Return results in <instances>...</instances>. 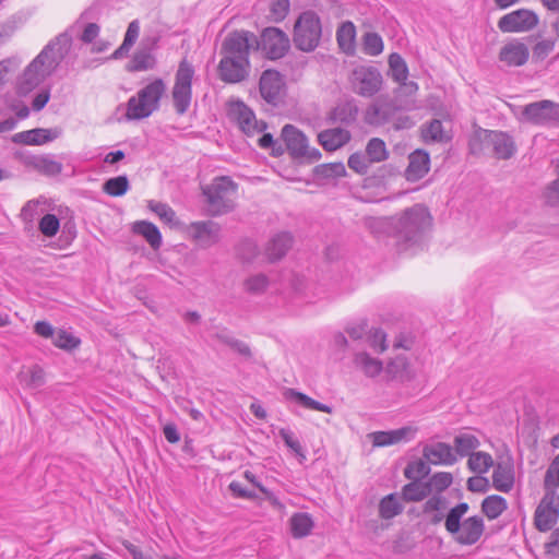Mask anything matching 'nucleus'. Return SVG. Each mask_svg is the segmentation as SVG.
<instances>
[{
	"mask_svg": "<svg viewBox=\"0 0 559 559\" xmlns=\"http://www.w3.org/2000/svg\"><path fill=\"white\" fill-rule=\"evenodd\" d=\"M189 233L200 246L211 247L219 240L221 226L213 221L193 222Z\"/></svg>",
	"mask_w": 559,
	"mask_h": 559,
	"instance_id": "nucleus-21",
	"label": "nucleus"
},
{
	"mask_svg": "<svg viewBox=\"0 0 559 559\" xmlns=\"http://www.w3.org/2000/svg\"><path fill=\"white\" fill-rule=\"evenodd\" d=\"M411 481L402 487V499L406 502H418L430 496V488L427 481L409 479Z\"/></svg>",
	"mask_w": 559,
	"mask_h": 559,
	"instance_id": "nucleus-37",
	"label": "nucleus"
},
{
	"mask_svg": "<svg viewBox=\"0 0 559 559\" xmlns=\"http://www.w3.org/2000/svg\"><path fill=\"white\" fill-rule=\"evenodd\" d=\"M453 443L455 449L454 453L461 457L469 456L474 453L473 451L480 445L478 438L471 433H460L455 436Z\"/></svg>",
	"mask_w": 559,
	"mask_h": 559,
	"instance_id": "nucleus-43",
	"label": "nucleus"
},
{
	"mask_svg": "<svg viewBox=\"0 0 559 559\" xmlns=\"http://www.w3.org/2000/svg\"><path fill=\"white\" fill-rule=\"evenodd\" d=\"M290 48L288 35L278 27H266L260 38L257 37L255 49H261L270 60L283 58Z\"/></svg>",
	"mask_w": 559,
	"mask_h": 559,
	"instance_id": "nucleus-8",
	"label": "nucleus"
},
{
	"mask_svg": "<svg viewBox=\"0 0 559 559\" xmlns=\"http://www.w3.org/2000/svg\"><path fill=\"white\" fill-rule=\"evenodd\" d=\"M498 58L508 67H522L530 58V49L524 43L513 39L501 47Z\"/></svg>",
	"mask_w": 559,
	"mask_h": 559,
	"instance_id": "nucleus-19",
	"label": "nucleus"
},
{
	"mask_svg": "<svg viewBox=\"0 0 559 559\" xmlns=\"http://www.w3.org/2000/svg\"><path fill=\"white\" fill-rule=\"evenodd\" d=\"M452 483L453 476L449 472H437L427 480V484L430 488V493L433 490L436 493L428 498V500L423 504L424 514H430L432 511H440L445 509L447 499L441 496V492L448 489Z\"/></svg>",
	"mask_w": 559,
	"mask_h": 559,
	"instance_id": "nucleus-16",
	"label": "nucleus"
},
{
	"mask_svg": "<svg viewBox=\"0 0 559 559\" xmlns=\"http://www.w3.org/2000/svg\"><path fill=\"white\" fill-rule=\"evenodd\" d=\"M408 160V166L405 169V178L407 181H418L429 171L430 157L427 152L423 150H416L409 154Z\"/></svg>",
	"mask_w": 559,
	"mask_h": 559,
	"instance_id": "nucleus-27",
	"label": "nucleus"
},
{
	"mask_svg": "<svg viewBox=\"0 0 559 559\" xmlns=\"http://www.w3.org/2000/svg\"><path fill=\"white\" fill-rule=\"evenodd\" d=\"M469 510L467 502H460L445 514V530L448 533H456L461 528V520Z\"/></svg>",
	"mask_w": 559,
	"mask_h": 559,
	"instance_id": "nucleus-45",
	"label": "nucleus"
},
{
	"mask_svg": "<svg viewBox=\"0 0 559 559\" xmlns=\"http://www.w3.org/2000/svg\"><path fill=\"white\" fill-rule=\"evenodd\" d=\"M348 167L359 175H367L373 164L364 152L353 153L347 160Z\"/></svg>",
	"mask_w": 559,
	"mask_h": 559,
	"instance_id": "nucleus-60",
	"label": "nucleus"
},
{
	"mask_svg": "<svg viewBox=\"0 0 559 559\" xmlns=\"http://www.w3.org/2000/svg\"><path fill=\"white\" fill-rule=\"evenodd\" d=\"M257 36L250 31H233L223 40L221 55L249 61L250 50L255 49Z\"/></svg>",
	"mask_w": 559,
	"mask_h": 559,
	"instance_id": "nucleus-9",
	"label": "nucleus"
},
{
	"mask_svg": "<svg viewBox=\"0 0 559 559\" xmlns=\"http://www.w3.org/2000/svg\"><path fill=\"white\" fill-rule=\"evenodd\" d=\"M389 67L392 79L397 83H404L408 76V68L405 60L397 52L389 56Z\"/></svg>",
	"mask_w": 559,
	"mask_h": 559,
	"instance_id": "nucleus-52",
	"label": "nucleus"
},
{
	"mask_svg": "<svg viewBox=\"0 0 559 559\" xmlns=\"http://www.w3.org/2000/svg\"><path fill=\"white\" fill-rule=\"evenodd\" d=\"M490 130L483 128L476 129L469 138L468 150L473 155L484 154L489 146Z\"/></svg>",
	"mask_w": 559,
	"mask_h": 559,
	"instance_id": "nucleus-47",
	"label": "nucleus"
},
{
	"mask_svg": "<svg viewBox=\"0 0 559 559\" xmlns=\"http://www.w3.org/2000/svg\"><path fill=\"white\" fill-rule=\"evenodd\" d=\"M353 91L364 97L377 94L382 85V75L376 67L358 66L349 78Z\"/></svg>",
	"mask_w": 559,
	"mask_h": 559,
	"instance_id": "nucleus-10",
	"label": "nucleus"
},
{
	"mask_svg": "<svg viewBox=\"0 0 559 559\" xmlns=\"http://www.w3.org/2000/svg\"><path fill=\"white\" fill-rule=\"evenodd\" d=\"M382 37L376 32H367L362 37V50L368 56H379L383 51Z\"/></svg>",
	"mask_w": 559,
	"mask_h": 559,
	"instance_id": "nucleus-54",
	"label": "nucleus"
},
{
	"mask_svg": "<svg viewBox=\"0 0 559 559\" xmlns=\"http://www.w3.org/2000/svg\"><path fill=\"white\" fill-rule=\"evenodd\" d=\"M372 163H381L389 156L385 142L379 138H372L368 141L364 152Z\"/></svg>",
	"mask_w": 559,
	"mask_h": 559,
	"instance_id": "nucleus-51",
	"label": "nucleus"
},
{
	"mask_svg": "<svg viewBox=\"0 0 559 559\" xmlns=\"http://www.w3.org/2000/svg\"><path fill=\"white\" fill-rule=\"evenodd\" d=\"M294 245V237L288 231L275 234L264 247V255L270 262L282 260Z\"/></svg>",
	"mask_w": 559,
	"mask_h": 559,
	"instance_id": "nucleus-23",
	"label": "nucleus"
},
{
	"mask_svg": "<svg viewBox=\"0 0 559 559\" xmlns=\"http://www.w3.org/2000/svg\"><path fill=\"white\" fill-rule=\"evenodd\" d=\"M148 209L154 212L164 223L175 226L178 224L176 212L166 203L150 201Z\"/></svg>",
	"mask_w": 559,
	"mask_h": 559,
	"instance_id": "nucleus-56",
	"label": "nucleus"
},
{
	"mask_svg": "<svg viewBox=\"0 0 559 559\" xmlns=\"http://www.w3.org/2000/svg\"><path fill=\"white\" fill-rule=\"evenodd\" d=\"M403 512V506L396 493H389L380 500L379 515L383 520H391Z\"/></svg>",
	"mask_w": 559,
	"mask_h": 559,
	"instance_id": "nucleus-44",
	"label": "nucleus"
},
{
	"mask_svg": "<svg viewBox=\"0 0 559 559\" xmlns=\"http://www.w3.org/2000/svg\"><path fill=\"white\" fill-rule=\"evenodd\" d=\"M423 456L432 465H453L457 461L453 448L441 441L426 444L423 449Z\"/></svg>",
	"mask_w": 559,
	"mask_h": 559,
	"instance_id": "nucleus-24",
	"label": "nucleus"
},
{
	"mask_svg": "<svg viewBox=\"0 0 559 559\" xmlns=\"http://www.w3.org/2000/svg\"><path fill=\"white\" fill-rule=\"evenodd\" d=\"M283 395L286 401L295 402L305 408L314 409L326 414H331L333 412L332 406L313 400L312 397L297 391L296 389H285Z\"/></svg>",
	"mask_w": 559,
	"mask_h": 559,
	"instance_id": "nucleus-33",
	"label": "nucleus"
},
{
	"mask_svg": "<svg viewBox=\"0 0 559 559\" xmlns=\"http://www.w3.org/2000/svg\"><path fill=\"white\" fill-rule=\"evenodd\" d=\"M250 61L223 56L218 67V76L225 83H239L249 75Z\"/></svg>",
	"mask_w": 559,
	"mask_h": 559,
	"instance_id": "nucleus-17",
	"label": "nucleus"
},
{
	"mask_svg": "<svg viewBox=\"0 0 559 559\" xmlns=\"http://www.w3.org/2000/svg\"><path fill=\"white\" fill-rule=\"evenodd\" d=\"M228 115L248 136L261 133L267 128L266 122L257 120L253 110L241 100L230 104Z\"/></svg>",
	"mask_w": 559,
	"mask_h": 559,
	"instance_id": "nucleus-14",
	"label": "nucleus"
},
{
	"mask_svg": "<svg viewBox=\"0 0 559 559\" xmlns=\"http://www.w3.org/2000/svg\"><path fill=\"white\" fill-rule=\"evenodd\" d=\"M417 428L405 426L395 430L376 431L371 433L373 447H388L401 441H411L415 438Z\"/></svg>",
	"mask_w": 559,
	"mask_h": 559,
	"instance_id": "nucleus-26",
	"label": "nucleus"
},
{
	"mask_svg": "<svg viewBox=\"0 0 559 559\" xmlns=\"http://www.w3.org/2000/svg\"><path fill=\"white\" fill-rule=\"evenodd\" d=\"M72 37L62 33L50 40L26 67L20 81V91L27 93L50 76L70 51Z\"/></svg>",
	"mask_w": 559,
	"mask_h": 559,
	"instance_id": "nucleus-1",
	"label": "nucleus"
},
{
	"mask_svg": "<svg viewBox=\"0 0 559 559\" xmlns=\"http://www.w3.org/2000/svg\"><path fill=\"white\" fill-rule=\"evenodd\" d=\"M391 217L384 218H376L370 217L366 219V226L371 230L374 235H380L381 233L388 231L391 235Z\"/></svg>",
	"mask_w": 559,
	"mask_h": 559,
	"instance_id": "nucleus-64",
	"label": "nucleus"
},
{
	"mask_svg": "<svg viewBox=\"0 0 559 559\" xmlns=\"http://www.w3.org/2000/svg\"><path fill=\"white\" fill-rule=\"evenodd\" d=\"M346 169L343 163L321 164L314 167V175L322 179H333L343 177Z\"/></svg>",
	"mask_w": 559,
	"mask_h": 559,
	"instance_id": "nucleus-55",
	"label": "nucleus"
},
{
	"mask_svg": "<svg viewBox=\"0 0 559 559\" xmlns=\"http://www.w3.org/2000/svg\"><path fill=\"white\" fill-rule=\"evenodd\" d=\"M130 189V182L126 175L107 179L103 185V191L110 197H122Z\"/></svg>",
	"mask_w": 559,
	"mask_h": 559,
	"instance_id": "nucleus-48",
	"label": "nucleus"
},
{
	"mask_svg": "<svg viewBox=\"0 0 559 559\" xmlns=\"http://www.w3.org/2000/svg\"><path fill=\"white\" fill-rule=\"evenodd\" d=\"M322 37L321 19L312 10L304 11L297 17L293 29V43L302 52H312Z\"/></svg>",
	"mask_w": 559,
	"mask_h": 559,
	"instance_id": "nucleus-4",
	"label": "nucleus"
},
{
	"mask_svg": "<svg viewBox=\"0 0 559 559\" xmlns=\"http://www.w3.org/2000/svg\"><path fill=\"white\" fill-rule=\"evenodd\" d=\"M290 1L289 0H274L270 5V14L269 17L273 22H282L285 20L287 14L289 13Z\"/></svg>",
	"mask_w": 559,
	"mask_h": 559,
	"instance_id": "nucleus-61",
	"label": "nucleus"
},
{
	"mask_svg": "<svg viewBox=\"0 0 559 559\" xmlns=\"http://www.w3.org/2000/svg\"><path fill=\"white\" fill-rule=\"evenodd\" d=\"M193 74V67L186 60H182L176 72L175 84L171 91L175 110L180 116L188 111L191 104Z\"/></svg>",
	"mask_w": 559,
	"mask_h": 559,
	"instance_id": "nucleus-7",
	"label": "nucleus"
},
{
	"mask_svg": "<svg viewBox=\"0 0 559 559\" xmlns=\"http://www.w3.org/2000/svg\"><path fill=\"white\" fill-rule=\"evenodd\" d=\"M23 163L27 167L46 175L57 176L62 171V164L50 158L48 155H25L23 156Z\"/></svg>",
	"mask_w": 559,
	"mask_h": 559,
	"instance_id": "nucleus-31",
	"label": "nucleus"
},
{
	"mask_svg": "<svg viewBox=\"0 0 559 559\" xmlns=\"http://www.w3.org/2000/svg\"><path fill=\"white\" fill-rule=\"evenodd\" d=\"M359 109L354 100H347L337 104L328 115L326 120L330 123H341L346 127L356 122Z\"/></svg>",
	"mask_w": 559,
	"mask_h": 559,
	"instance_id": "nucleus-30",
	"label": "nucleus"
},
{
	"mask_svg": "<svg viewBox=\"0 0 559 559\" xmlns=\"http://www.w3.org/2000/svg\"><path fill=\"white\" fill-rule=\"evenodd\" d=\"M213 338H215L221 344L228 346L243 360L251 361L253 359V354L250 346L246 342L236 338L227 328H223L215 332L213 334Z\"/></svg>",
	"mask_w": 559,
	"mask_h": 559,
	"instance_id": "nucleus-29",
	"label": "nucleus"
},
{
	"mask_svg": "<svg viewBox=\"0 0 559 559\" xmlns=\"http://www.w3.org/2000/svg\"><path fill=\"white\" fill-rule=\"evenodd\" d=\"M133 231L141 235L153 249H158L162 245V235L156 225L147 221H139L133 224Z\"/></svg>",
	"mask_w": 559,
	"mask_h": 559,
	"instance_id": "nucleus-40",
	"label": "nucleus"
},
{
	"mask_svg": "<svg viewBox=\"0 0 559 559\" xmlns=\"http://www.w3.org/2000/svg\"><path fill=\"white\" fill-rule=\"evenodd\" d=\"M522 117L536 126H559V103L549 99L530 103L523 107Z\"/></svg>",
	"mask_w": 559,
	"mask_h": 559,
	"instance_id": "nucleus-11",
	"label": "nucleus"
},
{
	"mask_svg": "<svg viewBox=\"0 0 559 559\" xmlns=\"http://www.w3.org/2000/svg\"><path fill=\"white\" fill-rule=\"evenodd\" d=\"M544 491L545 493L557 495L559 488V453L554 457L549 464L544 477Z\"/></svg>",
	"mask_w": 559,
	"mask_h": 559,
	"instance_id": "nucleus-49",
	"label": "nucleus"
},
{
	"mask_svg": "<svg viewBox=\"0 0 559 559\" xmlns=\"http://www.w3.org/2000/svg\"><path fill=\"white\" fill-rule=\"evenodd\" d=\"M492 487L501 492H509L514 487V465L513 460L508 457L506 462L493 463Z\"/></svg>",
	"mask_w": 559,
	"mask_h": 559,
	"instance_id": "nucleus-25",
	"label": "nucleus"
},
{
	"mask_svg": "<svg viewBox=\"0 0 559 559\" xmlns=\"http://www.w3.org/2000/svg\"><path fill=\"white\" fill-rule=\"evenodd\" d=\"M289 530L294 538L300 539L309 536L314 527L312 516L307 512H296L289 518Z\"/></svg>",
	"mask_w": 559,
	"mask_h": 559,
	"instance_id": "nucleus-34",
	"label": "nucleus"
},
{
	"mask_svg": "<svg viewBox=\"0 0 559 559\" xmlns=\"http://www.w3.org/2000/svg\"><path fill=\"white\" fill-rule=\"evenodd\" d=\"M557 43L556 38L549 36L537 41L532 48V59L534 62L544 61L548 55L554 50Z\"/></svg>",
	"mask_w": 559,
	"mask_h": 559,
	"instance_id": "nucleus-59",
	"label": "nucleus"
},
{
	"mask_svg": "<svg viewBox=\"0 0 559 559\" xmlns=\"http://www.w3.org/2000/svg\"><path fill=\"white\" fill-rule=\"evenodd\" d=\"M485 532V522L480 515H473L461 520V528L456 533H450L454 540L464 546L475 545Z\"/></svg>",
	"mask_w": 559,
	"mask_h": 559,
	"instance_id": "nucleus-18",
	"label": "nucleus"
},
{
	"mask_svg": "<svg viewBox=\"0 0 559 559\" xmlns=\"http://www.w3.org/2000/svg\"><path fill=\"white\" fill-rule=\"evenodd\" d=\"M467 466L475 474H485L493 466V460L487 452H474L468 456Z\"/></svg>",
	"mask_w": 559,
	"mask_h": 559,
	"instance_id": "nucleus-46",
	"label": "nucleus"
},
{
	"mask_svg": "<svg viewBox=\"0 0 559 559\" xmlns=\"http://www.w3.org/2000/svg\"><path fill=\"white\" fill-rule=\"evenodd\" d=\"M431 472L430 463L423 459L409 461L404 468V476L407 479H420L426 478Z\"/></svg>",
	"mask_w": 559,
	"mask_h": 559,
	"instance_id": "nucleus-50",
	"label": "nucleus"
},
{
	"mask_svg": "<svg viewBox=\"0 0 559 559\" xmlns=\"http://www.w3.org/2000/svg\"><path fill=\"white\" fill-rule=\"evenodd\" d=\"M155 57L148 48H140L132 57L126 69L128 72H140L154 69Z\"/></svg>",
	"mask_w": 559,
	"mask_h": 559,
	"instance_id": "nucleus-39",
	"label": "nucleus"
},
{
	"mask_svg": "<svg viewBox=\"0 0 559 559\" xmlns=\"http://www.w3.org/2000/svg\"><path fill=\"white\" fill-rule=\"evenodd\" d=\"M559 520V497L545 493L534 512V526L538 532L546 533L555 530Z\"/></svg>",
	"mask_w": 559,
	"mask_h": 559,
	"instance_id": "nucleus-12",
	"label": "nucleus"
},
{
	"mask_svg": "<svg viewBox=\"0 0 559 559\" xmlns=\"http://www.w3.org/2000/svg\"><path fill=\"white\" fill-rule=\"evenodd\" d=\"M278 435L282 438V440L284 441L285 445L292 452L295 453V455L297 456V459L300 463L306 461L307 457H306L305 450H304L301 443L299 442V440L297 438H295L294 432L290 429L280 428Z\"/></svg>",
	"mask_w": 559,
	"mask_h": 559,
	"instance_id": "nucleus-53",
	"label": "nucleus"
},
{
	"mask_svg": "<svg viewBox=\"0 0 559 559\" xmlns=\"http://www.w3.org/2000/svg\"><path fill=\"white\" fill-rule=\"evenodd\" d=\"M60 135L61 130L58 128H35L32 130L15 133L12 136V142L24 145H41L58 139Z\"/></svg>",
	"mask_w": 559,
	"mask_h": 559,
	"instance_id": "nucleus-22",
	"label": "nucleus"
},
{
	"mask_svg": "<svg viewBox=\"0 0 559 559\" xmlns=\"http://www.w3.org/2000/svg\"><path fill=\"white\" fill-rule=\"evenodd\" d=\"M480 509L489 520H496L508 509V502L502 496L490 495L481 501Z\"/></svg>",
	"mask_w": 559,
	"mask_h": 559,
	"instance_id": "nucleus-42",
	"label": "nucleus"
},
{
	"mask_svg": "<svg viewBox=\"0 0 559 559\" xmlns=\"http://www.w3.org/2000/svg\"><path fill=\"white\" fill-rule=\"evenodd\" d=\"M56 347L71 352L78 348L81 344V340L66 330H59L52 340Z\"/></svg>",
	"mask_w": 559,
	"mask_h": 559,
	"instance_id": "nucleus-58",
	"label": "nucleus"
},
{
	"mask_svg": "<svg viewBox=\"0 0 559 559\" xmlns=\"http://www.w3.org/2000/svg\"><path fill=\"white\" fill-rule=\"evenodd\" d=\"M60 227L59 218L55 214H46L39 221V230L46 237H53Z\"/></svg>",
	"mask_w": 559,
	"mask_h": 559,
	"instance_id": "nucleus-62",
	"label": "nucleus"
},
{
	"mask_svg": "<svg viewBox=\"0 0 559 559\" xmlns=\"http://www.w3.org/2000/svg\"><path fill=\"white\" fill-rule=\"evenodd\" d=\"M368 341L369 345L379 353H383L388 348L386 333L381 328H372Z\"/></svg>",
	"mask_w": 559,
	"mask_h": 559,
	"instance_id": "nucleus-63",
	"label": "nucleus"
},
{
	"mask_svg": "<svg viewBox=\"0 0 559 559\" xmlns=\"http://www.w3.org/2000/svg\"><path fill=\"white\" fill-rule=\"evenodd\" d=\"M354 364L369 378L379 376L383 370L382 361L378 358L371 357L366 352L357 353L354 357Z\"/></svg>",
	"mask_w": 559,
	"mask_h": 559,
	"instance_id": "nucleus-41",
	"label": "nucleus"
},
{
	"mask_svg": "<svg viewBox=\"0 0 559 559\" xmlns=\"http://www.w3.org/2000/svg\"><path fill=\"white\" fill-rule=\"evenodd\" d=\"M237 190V185L226 176L215 178L213 182L202 188L211 216L227 214L234 210L230 194Z\"/></svg>",
	"mask_w": 559,
	"mask_h": 559,
	"instance_id": "nucleus-5",
	"label": "nucleus"
},
{
	"mask_svg": "<svg viewBox=\"0 0 559 559\" xmlns=\"http://www.w3.org/2000/svg\"><path fill=\"white\" fill-rule=\"evenodd\" d=\"M385 371L391 379L399 380L401 382H409L415 377L411 369L409 361L404 356H397L389 361Z\"/></svg>",
	"mask_w": 559,
	"mask_h": 559,
	"instance_id": "nucleus-35",
	"label": "nucleus"
},
{
	"mask_svg": "<svg viewBox=\"0 0 559 559\" xmlns=\"http://www.w3.org/2000/svg\"><path fill=\"white\" fill-rule=\"evenodd\" d=\"M396 108L391 103L374 104L366 110L365 120L371 126H383L392 120Z\"/></svg>",
	"mask_w": 559,
	"mask_h": 559,
	"instance_id": "nucleus-32",
	"label": "nucleus"
},
{
	"mask_svg": "<svg viewBox=\"0 0 559 559\" xmlns=\"http://www.w3.org/2000/svg\"><path fill=\"white\" fill-rule=\"evenodd\" d=\"M489 146L492 156L498 159H510L516 153V144L512 135L499 130H490Z\"/></svg>",
	"mask_w": 559,
	"mask_h": 559,
	"instance_id": "nucleus-20",
	"label": "nucleus"
},
{
	"mask_svg": "<svg viewBox=\"0 0 559 559\" xmlns=\"http://www.w3.org/2000/svg\"><path fill=\"white\" fill-rule=\"evenodd\" d=\"M139 34L140 24L138 20H134L129 24L122 44L107 59L118 60L126 57L129 53L131 47L136 41Z\"/></svg>",
	"mask_w": 559,
	"mask_h": 559,
	"instance_id": "nucleus-38",
	"label": "nucleus"
},
{
	"mask_svg": "<svg viewBox=\"0 0 559 559\" xmlns=\"http://www.w3.org/2000/svg\"><path fill=\"white\" fill-rule=\"evenodd\" d=\"M259 90L262 98L273 107L284 103L285 81L276 70H265L260 78Z\"/></svg>",
	"mask_w": 559,
	"mask_h": 559,
	"instance_id": "nucleus-15",
	"label": "nucleus"
},
{
	"mask_svg": "<svg viewBox=\"0 0 559 559\" xmlns=\"http://www.w3.org/2000/svg\"><path fill=\"white\" fill-rule=\"evenodd\" d=\"M356 27L353 22H343L336 31V40L340 49L348 56L355 52Z\"/></svg>",
	"mask_w": 559,
	"mask_h": 559,
	"instance_id": "nucleus-36",
	"label": "nucleus"
},
{
	"mask_svg": "<svg viewBox=\"0 0 559 559\" xmlns=\"http://www.w3.org/2000/svg\"><path fill=\"white\" fill-rule=\"evenodd\" d=\"M166 92V84L163 79L157 78L143 88L135 96L128 99L126 117L128 120H141L150 117L158 110L159 102Z\"/></svg>",
	"mask_w": 559,
	"mask_h": 559,
	"instance_id": "nucleus-3",
	"label": "nucleus"
},
{
	"mask_svg": "<svg viewBox=\"0 0 559 559\" xmlns=\"http://www.w3.org/2000/svg\"><path fill=\"white\" fill-rule=\"evenodd\" d=\"M431 226L432 216L421 203L392 216L391 236L395 238L396 249L403 252L420 246Z\"/></svg>",
	"mask_w": 559,
	"mask_h": 559,
	"instance_id": "nucleus-2",
	"label": "nucleus"
},
{
	"mask_svg": "<svg viewBox=\"0 0 559 559\" xmlns=\"http://www.w3.org/2000/svg\"><path fill=\"white\" fill-rule=\"evenodd\" d=\"M352 139L348 130L343 128H331L318 134V142L328 152H333L346 145Z\"/></svg>",
	"mask_w": 559,
	"mask_h": 559,
	"instance_id": "nucleus-28",
	"label": "nucleus"
},
{
	"mask_svg": "<svg viewBox=\"0 0 559 559\" xmlns=\"http://www.w3.org/2000/svg\"><path fill=\"white\" fill-rule=\"evenodd\" d=\"M423 134L426 140L433 142H448L451 140V136L444 132L442 121L439 119L431 120L426 129H424Z\"/></svg>",
	"mask_w": 559,
	"mask_h": 559,
	"instance_id": "nucleus-57",
	"label": "nucleus"
},
{
	"mask_svg": "<svg viewBox=\"0 0 559 559\" xmlns=\"http://www.w3.org/2000/svg\"><path fill=\"white\" fill-rule=\"evenodd\" d=\"M538 15L528 9H519L501 16L498 28L502 33H523L538 25Z\"/></svg>",
	"mask_w": 559,
	"mask_h": 559,
	"instance_id": "nucleus-13",
	"label": "nucleus"
},
{
	"mask_svg": "<svg viewBox=\"0 0 559 559\" xmlns=\"http://www.w3.org/2000/svg\"><path fill=\"white\" fill-rule=\"evenodd\" d=\"M281 140L294 159L313 163L321 158V152L316 147H309L307 136L294 124L287 123L282 128Z\"/></svg>",
	"mask_w": 559,
	"mask_h": 559,
	"instance_id": "nucleus-6",
	"label": "nucleus"
}]
</instances>
